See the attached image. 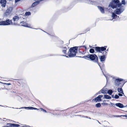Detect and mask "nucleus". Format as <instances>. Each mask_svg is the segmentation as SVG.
<instances>
[{
	"instance_id": "f257e3e1",
	"label": "nucleus",
	"mask_w": 127,
	"mask_h": 127,
	"mask_svg": "<svg viewBox=\"0 0 127 127\" xmlns=\"http://www.w3.org/2000/svg\"><path fill=\"white\" fill-rule=\"evenodd\" d=\"M122 4L119 0H112L109 6L114 8L119 7Z\"/></svg>"
},
{
	"instance_id": "f03ea898",
	"label": "nucleus",
	"mask_w": 127,
	"mask_h": 127,
	"mask_svg": "<svg viewBox=\"0 0 127 127\" xmlns=\"http://www.w3.org/2000/svg\"><path fill=\"white\" fill-rule=\"evenodd\" d=\"M79 47H75L71 48L69 50V51L68 52V56L70 57H73L76 55L77 52V49Z\"/></svg>"
},
{
	"instance_id": "7ed1b4c3",
	"label": "nucleus",
	"mask_w": 127,
	"mask_h": 127,
	"mask_svg": "<svg viewBox=\"0 0 127 127\" xmlns=\"http://www.w3.org/2000/svg\"><path fill=\"white\" fill-rule=\"evenodd\" d=\"M13 24L11 20L9 19H7L5 21L0 22V25H7Z\"/></svg>"
},
{
	"instance_id": "20e7f679",
	"label": "nucleus",
	"mask_w": 127,
	"mask_h": 127,
	"mask_svg": "<svg viewBox=\"0 0 127 127\" xmlns=\"http://www.w3.org/2000/svg\"><path fill=\"white\" fill-rule=\"evenodd\" d=\"M90 59L95 62H97L98 61V57L95 54H90Z\"/></svg>"
},
{
	"instance_id": "39448f33",
	"label": "nucleus",
	"mask_w": 127,
	"mask_h": 127,
	"mask_svg": "<svg viewBox=\"0 0 127 127\" xmlns=\"http://www.w3.org/2000/svg\"><path fill=\"white\" fill-rule=\"evenodd\" d=\"M103 98V95H100L94 98L93 100L96 102H99L102 100Z\"/></svg>"
},
{
	"instance_id": "423d86ee",
	"label": "nucleus",
	"mask_w": 127,
	"mask_h": 127,
	"mask_svg": "<svg viewBox=\"0 0 127 127\" xmlns=\"http://www.w3.org/2000/svg\"><path fill=\"white\" fill-rule=\"evenodd\" d=\"M23 15H19L17 16H15L13 18V19L14 21H17L21 18H23Z\"/></svg>"
},
{
	"instance_id": "0eeeda50",
	"label": "nucleus",
	"mask_w": 127,
	"mask_h": 127,
	"mask_svg": "<svg viewBox=\"0 0 127 127\" xmlns=\"http://www.w3.org/2000/svg\"><path fill=\"white\" fill-rule=\"evenodd\" d=\"M13 9V8L11 7H9L7 9L6 12L5 13V14L6 15H8L9 14H10L12 12Z\"/></svg>"
},
{
	"instance_id": "6e6552de",
	"label": "nucleus",
	"mask_w": 127,
	"mask_h": 127,
	"mask_svg": "<svg viewBox=\"0 0 127 127\" xmlns=\"http://www.w3.org/2000/svg\"><path fill=\"white\" fill-rule=\"evenodd\" d=\"M124 10V9L122 8H119L116 9L115 11L116 14H118L121 13Z\"/></svg>"
},
{
	"instance_id": "1a4fd4ad",
	"label": "nucleus",
	"mask_w": 127,
	"mask_h": 127,
	"mask_svg": "<svg viewBox=\"0 0 127 127\" xmlns=\"http://www.w3.org/2000/svg\"><path fill=\"white\" fill-rule=\"evenodd\" d=\"M95 50L96 51L100 52L101 51H103L106 50V48L104 47H95Z\"/></svg>"
},
{
	"instance_id": "9d476101",
	"label": "nucleus",
	"mask_w": 127,
	"mask_h": 127,
	"mask_svg": "<svg viewBox=\"0 0 127 127\" xmlns=\"http://www.w3.org/2000/svg\"><path fill=\"white\" fill-rule=\"evenodd\" d=\"M20 23L23 24L22 25L23 26L29 28H31L30 27V24H28L26 22H21Z\"/></svg>"
},
{
	"instance_id": "9b49d317",
	"label": "nucleus",
	"mask_w": 127,
	"mask_h": 127,
	"mask_svg": "<svg viewBox=\"0 0 127 127\" xmlns=\"http://www.w3.org/2000/svg\"><path fill=\"white\" fill-rule=\"evenodd\" d=\"M108 92V90L106 88H103L99 92L100 93V92L101 93L103 94H105L107 93Z\"/></svg>"
},
{
	"instance_id": "f8f14e48",
	"label": "nucleus",
	"mask_w": 127,
	"mask_h": 127,
	"mask_svg": "<svg viewBox=\"0 0 127 127\" xmlns=\"http://www.w3.org/2000/svg\"><path fill=\"white\" fill-rule=\"evenodd\" d=\"M0 3L1 4V6L5 7V6L6 3V0H2L0 2Z\"/></svg>"
},
{
	"instance_id": "ddd939ff",
	"label": "nucleus",
	"mask_w": 127,
	"mask_h": 127,
	"mask_svg": "<svg viewBox=\"0 0 127 127\" xmlns=\"http://www.w3.org/2000/svg\"><path fill=\"white\" fill-rule=\"evenodd\" d=\"M115 105L116 106L120 108H123L125 107L122 104L120 103H116Z\"/></svg>"
},
{
	"instance_id": "4468645a",
	"label": "nucleus",
	"mask_w": 127,
	"mask_h": 127,
	"mask_svg": "<svg viewBox=\"0 0 127 127\" xmlns=\"http://www.w3.org/2000/svg\"><path fill=\"white\" fill-rule=\"evenodd\" d=\"M7 125H10L11 127H18L20 126V125H19L13 124L11 123H8Z\"/></svg>"
},
{
	"instance_id": "2eb2a0df",
	"label": "nucleus",
	"mask_w": 127,
	"mask_h": 127,
	"mask_svg": "<svg viewBox=\"0 0 127 127\" xmlns=\"http://www.w3.org/2000/svg\"><path fill=\"white\" fill-rule=\"evenodd\" d=\"M62 52L64 54H66V50H67L66 47L63 46L62 47Z\"/></svg>"
},
{
	"instance_id": "dca6fc26",
	"label": "nucleus",
	"mask_w": 127,
	"mask_h": 127,
	"mask_svg": "<svg viewBox=\"0 0 127 127\" xmlns=\"http://www.w3.org/2000/svg\"><path fill=\"white\" fill-rule=\"evenodd\" d=\"M123 79H122L119 78L116 79L115 81V82L117 84V85H119L118 83H118L120 81H122L123 80Z\"/></svg>"
},
{
	"instance_id": "f3484780",
	"label": "nucleus",
	"mask_w": 127,
	"mask_h": 127,
	"mask_svg": "<svg viewBox=\"0 0 127 127\" xmlns=\"http://www.w3.org/2000/svg\"><path fill=\"white\" fill-rule=\"evenodd\" d=\"M111 98L110 96L107 95H104V96H103V98H106L107 99H110Z\"/></svg>"
},
{
	"instance_id": "a211bd4d",
	"label": "nucleus",
	"mask_w": 127,
	"mask_h": 127,
	"mask_svg": "<svg viewBox=\"0 0 127 127\" xmlns=\"http://www.w3.org/2000/svg\"><path fill=\"white\" fill-rule=\"evenodd\" d=\"M98 9L100 10L101 12L102 13H104V9L103 8L101 7L98 6Z\"/></svg>"
},
{
	"instance_id": "6ab92c4d",
	"label": "nucleus",
	"mask_w": 127,
	"mask_h": 127,
	"mask_svg": "<svg viewBox=\"0 0 127 127\" xmlns=\"http://www.w3.org/2000/svg\"><path fill=\"white\" fill-rule=\"evenodd\" d=\"M39 3V2L38 1H36L34 2L32 4V7H34L35 6L38 5V4Z\"/></svg>"
},
{
	"instance_id": "aec40b11",
	"label": "nucleus",
	"mask_w": 127,
	"mask_h": 127,
	"mask_svg": "<svg viewBox=\"0 0 127 127\" xmlns=\"http://www.w3.org/2000/svg\"><path fill=\"white\" fill-rule=\"evenodd\" d=\"M100 59L101 61H104L105 59V57L104 56H103L100 57Z\"/></svg>"
},
{
	"instance_id": "412c9836",
	"label": "nucleus",
	"mask_w": 127,
	"mask_h": 127,
	"mask_svg": "<svg viewBox=\"0 0 127 127\" xmlns=\"http://www.w3.org/2000/svg\"><path fill=\"white\" fill-rule=\"evenodd\" d=\"M118 91L119 93H121L123 94H124V93H123V90L121 88H118Z\"/></svg>"
},
{
	"instance_id": "4be33fe9",
	"label": "nucleus",
	"mask_w": 127,
	"mask_h": 127,
	"mask_svg": "<svg viewBox=\"0 0 127 127\" xmlns=\"http://www.w3.org/2000/svg\"><path fill=\"white\" fill-rule=\"evenodd\" d=\"M24 108L25 109L28 108V109H31V110H33V107H21V108L22 109V108Z\"/></svg>"
},
{
	"instance_id": "5701e85b",
	"label": "nucleus",
	"mask_w": 127,
	"mask_h": 127,
	"mask_svg": "<svg viewBox=\"0 0 127 127\" xmlns=\"http://www.w3.org/2000/svg\"><path fill=\"white\" fill-rule=\"evenodd\" d=\"M117 15H116L114 13H112V17L114 18H115L117 17Z\"/></svg>"
},
{
	"instance_id": "b1692460",
	"label": "nucleus",
	"mask_w": 127,
	"mask_h": 127,
	"mask_svg": "<svg viewBox=\"0 0 127 127\" xmlns=\"http://www.w3.org/2000/svg\"><path fill=\"white\" fill-rule=\"evenodd\" d=\"M95 106L97 107H99L101 106V104L100 103H98L96 104Z\"/></svg>"
},
{
	"instance_id": "393cba45",
	"label": "nucleus",
	"mask_w": 127,
	"mask_h": 127,
	"mask_svg": "<svg viewBox=\"0 0 127 127\" xmlns=\"http://www.w3.org/2000/svg\"><path fill=\"white\" fill-rule=\"evenodd\" d=\"M113 92L111 90H108V92L107 93H108L110 95H111Z\"/></svg>"
},
{
	"instance_id": "a878e982",
	"label": "nucleus",
	"mask_w": 127,
	"mask_h": 127,
	"mask_svg": "<svg viewBox=\"0 0 127 127\" xmlns=\"http://www.w3.org/2000/svg\"><path fill=\"white\" fill-rule=\"evenodd\" d=\"M104 76H105V77H106V79L107 80H108V78L109 77H110V75H109V74H107V75H106L105 74H104Z\"/></svg>"
},
{
	"instance_id": "bb28decb",
	"label": "nucleus",
	"mask_w": 127,
	"mask_h": 127,
	"mask_svg": "<svg viewBox=\"0 0 127 127\" xmlns=\"http://www.w3.org/2000/svg\"><path fill=\"white\" fill-rule=\"evenodd\" d=\"M90 52L91 53H93L94 52V50L93 49H91L90 50Z\"/></svg>"
},
{
	"instance_id": "cd10ccee",
	"label": "nucleus",
	"mask_w": 127,
	"mask_h": 127,
	"mask_svg": "<svg viewBox=\"0 0 127 127\" xmlns=\"http://www.w3.org/2000/svg\"><path fill=\"white\" fill-rule=\"evenodd\" d=\"M31 14V13L30 12H27L25 13V15H29Z\"/></svg>"
},
{
	"instance_id": "c85d7f7f",
	"label": "nucleus",
	"mask_w": 127,
	"mask_h": 127,
	"mask_svg": "<svg viewBox=\"0 0 127 127\" xmlns=\"http://www.w3.org/2000/svg\"><path fill=\"white\" fill-rule=\"evenodd\" d=\"M122 4H122H123L124 5H125V1L124 0H122V3H121Z\"/></svg>"
},
{
	"instance_id": "c756f323",
	"label": "nucleus",
	"mask_w": 127,
	"mask_h": 127,
	"mask_svg": "<svg viewBox=\"0 0 127 127\" xmlns=\"http://www.w3.org/2000/svg\"><path fill=\"white\" fill-rule=\"evenodd\" d=\"M90 54L88 55H87L85 56L84 57H85V58H89L90 59Z\"/></svg>"
},
{
	"instance_id": "7c9ffc66",
	"label": "nucleus",
	"mask_w": 127,
	"mask_h": 127,
	"mask_svg": "<svg viewBox=\"0 0 127 127\" xmlns=\"http://www.w3.org/2000/svg\"><path fill=\"white\" fill-rule=\"evenodd\" d=\"M119 95H115V97H114L115 98H116V99L118 98H119Z\"/></svg>"
},
{
	"instance_id": "2f4dec72",
	"label": "nucleus",
	"mask_w": 127,
	"mask_h": 127,
	"mask_svg": "<svg viewBox=\"0 0 127 127\" xmlns=\"http://www.w3.org/2000/svg\"><path fill=\"white\" fill-rule=\"evenodd\" d=\"M40 109L41 111L44 112L46 113L47 112L46 110L43 109L42 108H40Z\"/></svg>"
},
{
	"instance_id": "473e14b6",
	"label": "nucleus",
	"mask_w": 127,
	"mask_h": 127,
	"mask_svg": "<svg viewBox=\"0 0 127 127\" xmlns=\"http://www.w3.org/2000/svg\"><path fill=\"white\" fill-rule=\"evenodd\" d=\"M123 116V117H126L127 118V115H121V116H117V117H120V116Z\"/></svg>"
},
{
	"instance_id": "72a5a7b5",
	"label": "nucleus",
	"mask_w": 127,
	"mask_h": 127,
	"mask_svg": "<svg viewBox=\"0 0 127 127\" xmlns=\"http://www.w3.org/2000/svg\"><path fill=\"white\" fill-rule=\"evenodd\" d=\"M20 0H15V3L17 2L20 1Z\"/></svg>"
},
{
	"instance_id": "f704fd0d",
	"label": "nucleus",
	"mask_w": 127,
	"mask_h": 127,
	"mask_svg": "<svg viewBox=\"0 0 127 127\" xmlns=\"http://www.w3.org/2000/svg\"><path fill=\"white\" fill-rule=\"evenodd\" d=\"M118 95H119L120 96H123V95L122 94H121L120 93H119L118 94Z\"/></svg>"
},
{
	"instance_id": "c9c22d12",
	"label": "nucleus",
	"mask_w": 127,
	"mask_h": 127,
	"mask_svg": "<svg viewBox=\"0 0 127 127\" xmlns=\"http://www.w3.org/2000/svg\"><path fill=\"white\" fill-rule=\"evenodd\" d=\"M33 109L37 110H39L38 109H37V108H34V107H33Z\"/></svg>"
},
{
	"instance_id": "e433bc0d",
	"label": "nucleus",
	"mask_w": 127,
	"mask_h": 127,
	"mask_svg": "<svg viewBox=\"0 0 127 127\" xmlns=\"http://www.w3.org/2000/svg\"><path fill=\"white\" fill-rule=\"evenodd\" d=\"M9 125V127H8V126H3V127H11V126H10V125Z\"/></svg>"
},
{
	"instance_id": "4c0bfd02",
	"label": "nucleus",
	"mask_w": 127,
	"mask_h": 127,
	"mask_svg": "<svg viewBox=\"0 0 127 127\" xmlns=\"http://www.w3.org/2000/svg\"><path fill=\"white\" fill-rule=\"evenodd\" d=\"M5 84H6L7 85H11V84L10 83H5Z\"/></svg>"
},
{
	"instance_id": "58836bf2",
	"label": "nucleus",
	"mask_w": 127,
	"mask_h": 127,
	"mask_svg": "<svg viewBox=\"0 0 127 127\" xmlns=\"http://www.w3.org/2000/svg\"><path fill=\"white\" fill-rule=\"evenodd\" d=\"M84 47L86 48L85 46H81L80 47Z\"/></svg>"
},
{
	"instance_id": "ea45409f",
	"label": "nucleus",
	"mask_w": 127,
	"mask_h": 127,
	"mask_svg": "<svg viewBox=\"0 0 127 127\" xmlns=\"http://www.w3.org/2000/svg\"><path fill=\"white\" fill-rule=\"evenodd\" d=\"M102 104H106V105H107V103H102Z\"/></svg>"
},
{
	"instance_id": "a19ab883",
	"label": "nucleus",
	"mask_w": 127,
	"mask_h": 127,
	"mask_svg": "<svg viewBox=\"0 0 127 127\" xmlns=\"http://www.w3.org/2000/svg\"><path fill=\"white\" fill-rule=\"evenodd\" d=\"M63 56H65V57H68V56H66V55H65V56H64V55H63Z\"/></svg>"
},
{
	"instance_id": "79ce46f5",
	"label": "nucleus",
	"mask_w": 127,
	"mask_h": 127,
	"mask_svg": "<svg viewBox=\"0 0 127 127\" xmlns=\"http://www.w3.org/2000/svg\"><path fill=\"white\" fill-rule=\"evenodd\" d=\"M98 122V123L99 124H100V123L98 121V120H97V121Z\"/></svg>"
},
{
	"instance_id": "37998d69",
	"label": "nucleus",
	"mask_w": 127,
	"mask_h": 127,
	"mask_svg": "<svg viewBox=\"0 0 127 127\" xmlns=\"http://www.w3.org/2000/svg\"><path fill=\"white\" fill-rule=\"evenodd\" d=\"M100 68H101V67H100ZM101 70H102V69H101Z\"/></svg>"
},
{
	"instance_id": "c03bdc74",
	"label": "nucleus",
	"mask_w": 127,
	"mask_h": 127,
	"mask_svg": "<svg viewBox=\"0 0 127 127\" xmlns=\"http://www.w3.org/2000/svg\"><path fill=\"white\" fill-rule=\"evenodd\" d=\"M89 119H91V118H89Z\"/></svg>"
},
{
	"instance_id": "a18cd8bd",
	"label": "nucleus",
	"mask_w": 127,
	"mask_h": 127,
	"mask_svg": "<svg viewBox=\"0 0 127 127\" xmlns=\"http://www.w3.org/2000/svg\"><path fill=\"white\" fill-rule=\"evenodd\" d=\"M105 52V54L106 53V52Z\"/></svg>"
},
{
	"instance_id": "49530a36",
	"label": "nucleus",
	"mask_w": 127,
	"mask_h": 127,
	"mask_svg": "<svg viewBox=\"0 0 127 127\" xmlns=\"http://www.w3.org/2000/svg\"><path fill=\"white\" fill-rule=\"evenodd\" d=\"M2 0H0V1H1Z\"/></svg>"
}]
</instances>
